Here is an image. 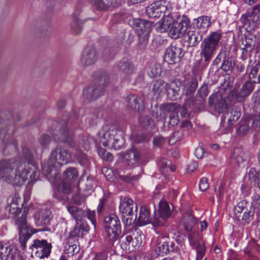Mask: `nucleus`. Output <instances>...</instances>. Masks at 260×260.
<instances>
[{
    "label": "nucleus",
    "mask_w": 260,
    "mask_h": 260,
    "mask_svg": "<svg viewBox=\"0 0 260 260\" xmlns=\"http://www.w3.org/2000/svg\"><path fill=\"white\" fill-rule=\"evenodd\" d=\"M31 256L40 259L47 257L50 253L51 246L45 240H35L31 244Z\"/></svg>",
    "instance_id": "obj_15"
},
{
    "label": "nucleus",
    "mask_w": 260,
    "mask_h": 260,
    "mask_svg": "<svg viewBox=\"0 0 260 260\" xmlns=\"http://www.w3.org/2000/svg\"><path fill=\"white\" fill-rule=\"evenodd\" d=\"M89 230L88 225L85 223L78 224L70 232L69 238L74 239L75 237H82Z\"/></svg>",
    "instance_id": "obj_27"
},
{
    "label": "nucleus",
    "mask_w": 260,
    "mask_h": 260,
    "mask_svg": "<svg viewBox=\"0 0 260 260\" xmlns=\"http://www.w3.org/2000/svg\"><path fill=\"white\" fill-rule=\"evenodd\" d=\"M125 101L127 107L135 111L140 112L144 108L143 101L137 95L131 94L126 97Z\"/></svg>",
    "instance_id": "obj_18"
},
{
    "label": "nucleus",
    "mask_w": 260,
    "mask_h": 260,
    "mask_svg": "<svg viewBox=\"0 0 260 260\" xmlns=\"http://www.w3.org/2000/svg\"><path fill=\"white\" fill-rule=\"evenodd\" d=\"M179 111H180L181 115L182 117H187L188 116V111L185 106L180 107L179 106Z\"/></svg>",
    "instance_id": "obj_58"
},
{
    "label": "nucleus",
    "mask_w": 260,
    "mask_h": 260,
    "mask_svg": "<svg viewBox=\"0 0 260 260\" xmlns=\"http://www.w3.org/2000/svg\"><path fill=\"white\" fill-rule=\"evenodd\" d=\"M234 67V62L232 59L224 61L221 66V69L226 72H231Z\"/></svg>",
    "instance_id": "obj_44"
},
{
    "label": "nucleus",
    "mask_w": 260,
    "mask_h": 260,
    "mask_svg": "<svg viewBox=\"0 0 260 260\" xmlns=\"http://www.w3.org/2000/svg\"><path fill=\"white\" fill-rule=\"evenodd\" d=\"M182 223L185 230L189 233L188 240L190 244L192 246H195L197 241L200 238V235L195 228L197 223L196 219L191 215H185L182 219Z\"/></svg>",
    "instance_id": "obj_14"
},
{
    "label": "nucleus",
    "mask_w": 260,
    "mask_h": 260,
    "mask_svg": "<svg viewBox=\"0 0 260 260\" xmlns=\"http://www.w3.org/2000/svg\"><path fill=\"white\" fill-rule=\"evenodd\" d=\"M198 86L196 79H191L186 82L184 85L183 90L186 95L192 94L196 91Z\"/></svg>",
    "instance_id": "obj_35"
},
{
    "label": "nucleus",
    "mask_w": 260,
    "mask_h": 260,
    "mask_svg": "<svg viewBox=\"0 0 260 260\" xmlns=\"http://www.w3.org/2000/svg\"><path fill=\"white\" fill-rule=\"evenodd\" d=\"M182 49L175 45L168 47L165 52L164 59L169 64H174L178 62L183 56Z\"/></svg>",
    "instance_id": "obj_17"
},
{
    "label": "nucleus",
    "mask_w": 260,
    "mask_h": 260,
    "mask_svg": "<svg viewBox=\"0 0 260 260\" xmlns=\"http://www.w3.org/2000/svg\"><path fill=\"white\" fill-rule=\"evenodd\" d=\"M228 107V104L226 103L225 101L221 98L220 101H219L215 104V108L217 109L218 112L221 113L223 112V111L226 109Z\"/></svg>",
    "instance_id": "obj_46"
},
{
    "label": "nucleus",
    "mask_w": 260,
    "mask_h": 260,
    "mask_svg": "<svg viewBox=\"0 0 260 260\" xmlns=\"http://www.w3.org/2000/svg\"><path fill=\"white\" fill-rule=\"evenodd\" d=\"M253 89L252 83L250 82H246L239 91L234 89L229 94V98L232 101L238 102L243 101L246 97L248 96Z\"/></svg>",
    "instance_id": "obj_16"
},
{
    "label": "nucleus",
    "mask_w": 260,
    "mask_h": 260,
    "mask_svg": "<svg viewBox=\"0 0 260 260\" xmlns=\"http://www.w3.org/2000/svg\"><path fill=\"white\" fill-rule=\"evenodd\" d=\"M205 150L202 146L198 147L195 150L194 154L198 158H202L205 153Z\"/></svg>",
    "instance_id": "obj_53"
},
{
    "label": "nucleus",
    "mask_w": 260,
    "mask_h": 260,
    "mask_svg": "<svg viewBox=\"0 0 260 260\" xmlns=\"http://www.w3.org/2000/svg\"><path fill=\"white\" fill-rule=\"evenodd\" d=\"M164 142V139L161 137H156L153 139L154 145L157 146H159Z\"/></svg>",
    "instance_id": "obj_57"
},
{
    "label": "nucleus",
    "mask_w": 260,
    "mask_h": 260,
    "mask_svg": "<svg viewBox=\"0 0 260 260\" xmlns=\"http://www.w3.org/2000/svg\"><path fill=\"white\" fill-rule=\"evenodd\" d=\"M182 127L186 128L187 129H189L192 127V124L189 120H185L183 121L181 125Z\"/></svg>",
    "instance_id": "obj_61"
},
{
    "label": "nucleus",
    "mask_w": 260,
    "mask_h": 260,
    "mask_svg": "<svg viewBox=\"0 0 260 260\" xmlns=\"http://www.w3.org/2000/svg\"><path fill=\"white\" fill-rule=\"evenodd\" d=\"M13 248L11 246L4 244L0 241V260H6L12 252Z\"/></svg>",
    "instance_id": "obj_36"
},
{
    "label": "nucleus",
    "mask_w": 260,
    "mask_h": 260,
    "mask_svg": "<svg viewBox=\"0 0 260 260\" xmlns=\"http://www.w3.org/2000/svg\"><path fill=\"white\" fill-rule=\"evenodd\" d=\"M108 81L109 78L106 74H101L98 79L97 83L84 89L83 97L88 100H93L97 99L104 93L105 87Z\"/></svg>",
    "instance_id": "obj_8"
},
{
    "label": "nucleus",
    "mask_w": 260,
    "mask_h": 260,
    "mask_svg": "<svg viewBox=\"0 0 260 260\" xmlns=\"http://www.w3.org/2000/svg\"><path fill=\"white\" fill-rule=\"evenodd\" d=\"M203 35L199 32L188 31L186 35V39L189 44L192 46L196 44L202 40Z\"/></svg>",
    "instance_id": "obj_34"
},
{
    "label": "nucleus",
    "mask_w": 260,
    "mask_h": 260,
    "mask_svg": "<svg viewBox=\"0 0 260 260\" xmlns=\"http://www.w3.org/2000/svg\"><path fill=\"white\" fill-rule=\"evenodd\" d=\"M245 210V208L242 205V203H239L234 209L235 217L238 220L240 221L242 217V212Z\"/></svg>",
    "instance_id": "obj_43"
},
{
    "label": "nucleus",
    "mask_w": 260,
    "mask_h": 260,
    "mask_svg": "<svg viewBox=\"0 0 260 260\" xmlns=\"http://www.w3.org/2000/svg\"><path fill=\"white\" fill-rule=\"evenodd\" d=\"M150 222L152 223V220L150 219L148 209L146 207H141L138 217L137 224L139 226H142Z\"/></svg>",
    "instance_id": "obj_28"
},
{
    "label": "nucleus",
    "mask_w": 260,
    "mask_h": 260,
    "mask_svg": "<svg viewBox=\"0 0 260 260\" xmlns=\"http://www.w3.org/2000/svg\"><path fill=\"white\" fill-rule=\"evenodd\" d=\"M50 219L51 211L48 209L42 210L36 220V225L45 228L49 224Z\"/></svg>",
    "instance_id": "obj_25"
},
{
    "label": "nucleus",
    "mask_w": 260,
    "mask_h": 260,
    "mask_svg": "<svg viewBox=\"0 0 260 260\" xmlns=\"http://www.w3.org/2000/svg\"><path fill=\"white\" fill-rule=\"evenodd\" d=\"M82 10L77 8L72 15V22L71 23V29L74 33L79 34L82 30V24L84 22L81 19Z\"/></svg>",
    "instance_id": "obj_19"
},
{
    "label": "nucleus",
    "mask_w": 260,
    "mask_h": 260,
    "mask_svg": "<svg viewBox=\"0 0 260 260\" xmlns=\"http://www.w3.org/2000/svg\"><path fill=\"white\" fill-rule=\"evenodd\" d=\"M54 175L53 181L55 184V191L54 196L58 200L63 199L62 194H68L71 192L72 184L77 180L79 174L77 170L74 167L68 168L62 174V182L61 184H56L57 180L60 178V175L55 172H53Z\"/></svg>",
    "instance_id": "obj_4"
},
{
    "label": "nucleus",
    "mask_w": 260,
    "mask_h": 260,
    "mask_svg": "<svg viewBox=\"0 0 260 260\" xmlns=\"http://www.w3.org/2000/svg\"><path fill=\"white\" fill-rule=\"evenodd\" d=\"M95 213L94 211L88 210L87 212V216L88 219H89L91 223L95 226L96 220L95 218Z\"/></svg>",
    "instance_id": "obj_52"
},
{
    "label": "nucleus",
    "mask_w": 260,
    "mask_h": 260,
    "mask_svg": "<svg viewBox=\"0 0 260 260\" xmlns=\"http://www.w3.org/2000/svg\"><path fill=\"white\" fill-rule=\"evenodd\" d=\"M242 44L244 46L243 49L251 51L255 45V38L254 36H245L242 40Z\"/></svg>",
    "instance_id": "obj_37"
},
{
    "label": "nucleus",
    "mask_w": 260,
    "mask_h": 260,
    "mask_svg": "<svg viewBox=\"0 0 260 260\" xmlns=\"http://www.w3.org/2000/svg\"><path fill=\"white\" fill-rule=\"evenodd\" d=\"M248 176L250 179L253 180L256 183L257 186L260 189V171H257L254 168H251L248 173Z\"/></svg>",
    "instance_id": "obj_39"
},
{
    "label": "nucleus",
    "mask_w": 260,
    "mask_h": 260,
    "mask_svg": "<svg viewBox=\"0 0 260 260\" xmlns=\"http://www.w3.org/2000/svg\"><path fill=\"white\" fill-rule=\"evenodd\" d=\"M171 213L172 210L168 202L165 200L160 201L158 210L154 212L152 219V224L154 226L165 225Z\"/></svg>",
    "instance_id": "obj_12"
},
{
    "label": "nucleus",
    "mask_w": 260,
    "mask_h": 260,
    "mask_svg": "<svg viewBox=\"0 0 260 260\" xmlns=\"http://www.w3.org/2000/svg\"><path fill=\"white\" fill-rule=\"evenodd\" d=\"M172 9V7L169 2L159 0L150 5L146 9V13L151 18L159 17L163 14L162 18L158 22V29L161 32H165L173 22Z\"/></svg>",
    "instance_id": "obj_3"
},
{
    "label": "nucleus",
    "mask_w": 260,
    "mask_h": 260,
    "mask_svg": "<svg viewBox=\"0 0 260 260\" xmlns=\"http://www.w3.org/2000/svg\"><path fill=\"white\" fill-rule=\"evenodd\" d=\"M96 60L95 50L93 48H86L81 57V62L85 66L93 64Z\"/></svg>",
    "instance_id": "obj_23"
},
{
    "label": "nucleus",
    "mask_w": 260,
    "mask_h": 260,
    "mask_svg": "<svg viewBox=\"0 0 260 260\" xmlns=\"http://www.w3.org/2000/svg\"><path fill=\"white\" fill-rule=\"evenodd\" d=\"M169 238L165 235L158 236L155 241V250L157 255L168 254L167 243Z\"/></svg>",
    "instance_id": "obj_20"
},
{
    "label": "nucleus",
    "mask_w": 260,
    "mask_h": 260,
    "mask_svg": "<svg viewBox=\"0 0 260 260\" xmlns=\"http://www.w3.org/2000/svg\"><path fill=\"white\" fill-rule=\"evenodd\" d=\"M77 244V240L68 238V243L66 244L64 247V252L68 256H73L79 252V247Z\"/></svg>",
    "instance_id": "obj_29"
},
{
    "label": "nucleus",
    "mask_w": 260,
    "mask_h": 260,
    "mask_svg": "<svg viewBox=\"0 0 260 260\" xmlns=\"http://www.w3.org/2000/svg\"><path fill=\"white\" fill-rule=\"evenodd\" d=\"M190 25V20L186 16H182L176 22H173L170 25L169 35L173 39H176L183 36L187 31L188 27Z\"/></svg>",
    "instance_id": "obj_13"
},
{
    "label": "nucleus",
    "mask_w": 260,
    "mask_h": 260,
    "mask_svg": "<svg viewBox=\"0 0 260 260\" xmlns=\"http://www.w3.org/2000/svg\"><path fill=\"white\" fill-rule=\"evenodd\" d=\"M248 156L249 154L248 152L244 150L241 148H236L233 152L232 159L239 165L247 161Z\"/></svg>",
    "instance_id": "obj_26"
},
{
    "label": "nucleus",
    "mask_w": 260,
    "mask_h": 260,
    "mask_svg": "<svg viewBox=\"0 0 260 260\" xmlns=\"http://www.w3.org/2000/svg\"><path fill=\"white\" fill-rule=\"evenodd\" d=\"M119 211L123 221L126 222L127 225H131L136 219V215L134 218L133 214L137 211V204L130 199L124 198L119 205Z\"/></svg>",
    "instance_id": "obj_11"
},
{
    "label": "nucleus",
    "mask_w": 260,
    "mask_h": 260,
    "mask_svg": "<svg viewBox=\"0 0 260 260\" xmlns=\"http://www.w3.org/2000/svg\"><path fill=\"white\" fill-rule=\"evenodd\" d=\"M106 152V150L103 148H99L98 149V153L101 158H102L104 156V155H105Z\"/></svg>",
    "instance_id": "obj_64"
},
{
    "label": "nucleus",
    "mask_w": 260,
    "mask_h": 260,
    "mask_svg": "<svg viewBox=\"0 0 260 260\" xmlns=\"http://www.w3.org/2000/svg\"><path fill=\"white\" fill-rule=\"evenodd\" d=\"M50 139L49 136L45 134H43L40 137L39 142L42 146H45L47 145L50 142Z\"/></svg>",
    "instance_id": "obj_51"
},
{
    "label": "nucleus",
    "mask_w": 260,
    "mask_h": 260,
    "mask_svg": "<svg viewBox=\"0 0 260 260\" xmlns=\"http://www.w3.org/2000/svg\"><path fill=\"white\" fill-rule=\"evenodd\" d=\"M124 160L129 166L139 164L140 161L139 151L134 148L127 150L124 155Z\"/></svg>",
    "instance_id": "obj_22"
},
{
    "label": "nucleus",
    "mask_w": 260,
    "mask_h": 260,
    "mask_svg": "<svg viewBox=\"0 0 260 260\" xmlns=\"http://www.w3.org/2000/svg\"><path fill=\"white\" fill-rule=\"evenodd\" d=\"M144 239V235L141 232H137V235L135 237V239L136 241V245H141L143 243Z\"/></svg>",
    "instance_id": "obj_50"
},
{
    "label": "nucleus",
    "mask_w": 260,
    "mask_h": 260,
    "mask_svg": "<svg viewBox=\"0 0 260 260\" xmlns=\"http://www.w3.org/2000/svg\"><path fill=\"white\" fill-rule=\"evenodd\" d=\"M248 20L252 21L255 24L260 22V4L253 7L252 11L248 16Z\"/></svg>",
    "instance_id": "obj_38"
},
{
    "label": "nucleus",
    "mask_w": 260,
    "mask_h": 260,
    "mask_svg": "<svg viewBox=\"0 0 260 260\" xmlns=\"http://www.w3.org/2000/svg\"><path fill=\"white\" fill-rule=\"evenodd\" d=\"M198 163L195 161H191L188 166L187 168V171L189 173H191L193 172L198 167Z\"/></svg>",
    "instance_id": "obj_54"
},
{
    "label": "nucleus",
    "mask_w": 260,
    "mask_h": 260,
    "mask_svg": "<svg viewBox=\"0 0 260 260\" xmlns=\"http://www.w3.org/2000/svg\"><path fill=\"white\" fill-rule=\"evenodd\" d=\"M197 28L200 30V32H206L211 24L210 18L208 16H201L194 19Z\"/></svg>",
    "instance_id": "obj_30"
},
{
    "label": "nucleus",
    "mask_w": 260,
    "mask_h": 260,
    "mask_svg": "<svg viewBox=\"0 0 260 260\" xmlns=\"http://www.w3.org/2000/svg\"><path fill=\"white\" fill-rule=\"evenodd\" d=\"M181 85V82L179 80H174L170 83L158 80L154 83L153 90L157 93L166 91L167 92L169 98L171 100H175L179 94Z\"/></svg>",
    "instance_id": "obj_9"
},
{
    "label": "nucleus",
    "mask_w": 260,
    "mask_h": 260,
    "mask_svg": "<svg viewBox=\"0 0 260 260\" xmlns=\"http://www.w3.org/2000/svg\"><path fill=\"white\" fill-rule=\"evenodd\" d=\"M120 70L127 74H132L134 67L132 62L127 58H123L118 64Z\"/></svg>",
    "instance_id": "obj_32"
},
{
    "label": "nucleus",
    "mask_w": 260,
    "mask_h": 260,
    "mask_svg": "<svg viewBox=\"0 0 260 260\" xmlns=\"http://www.w3.org/2000/svg\"><path fill=\"white\" fill-rule=\"evenodd\" d=\"M208 187L209 184L207 181V179L206 178L203 177L201 178L199 183L200 189L202 191H205L208 188Z\"/></svg>",
    "instance_id": "obj_49"
},
{
    "label": "nucleus",
    "mask_w": 260,
    "mask_h": 260,
    "mask_svg": "<svg viewBox=\"0 0 260 260\" xmlns=\"http://www.w3.org/2000/svg\"><path fill=\"white\" fill-rule=\"evenodd\" d=\"M121 178L125 182H129L131 180L137 179L138 178L137 176H120Z\"/></svg>",
    "instance_id": "obj_55"
},
{
    "label": "nucleus",
    "mask_w": 260,
    "mask_h": 260,
    "mask_svg": "<svg viewBox=\"0 0 260 260\" xmlns=\"http://www.w3.org/2000/svg\"><path fill=\"white\" fill-rule=\"evenodd\" d=\"M241 112L239 109L237 108L233 109L230 112V116L229 117L228 122L230 124H233L234 122L237 121L241 116Z\"/></svg>",
    "instance_id": "obj_40"
},
{
    "label": "nucleus",
    "mask_w": 260,
    "mask_h": 260,
    "mask_svg": "<svg viewBox=\"0 0 260 260\" xmlns=\"http://www.w3.org/2000/svg\"><path fill=\"white\" fill-rule=\"evenodd\" d=\"M167 250L168 253H169L171 252H174L175 250V244L173 242H171L170 239L168 241Z\"/></svg>",
    "instance_id": "obj_56"
},
{
    "label": "nucleus",
    "mask_w": 260,
    "mask_h": 260,
    "mask_svg": "<svg viewBox=\"0 0 260 260\" xmlns=\"http://www.w3.org/2000/svg\"><path fill=\"white\" fill-rule=\"evenodd\" d=\"M120 131L114 125H105L98 133L101 143L110 149H119L124 144Z\"/></svg>",
    "instance_id": "obj_5"
},
{
    "label": "nucleus",
    "mask_w": 260,
    "mask_h": 260,
    "mask_svg": "<svg viewBox=\"0 0 260 260\" xmlns=\"http://www.w3.org/2000/svg\"><path fill=\"white\" fill-rule=\"evenodd\" d=\"M152 23L145 20H137L136 27L138 31H141L142 34H148L151 29Z\"/></svg>",
    "instance_id": "obj_31"
},
{
    "label": "nucleus",
    "mask_w": 260,
    "mask_h": 260,
    "mask_svg": "<svg viewBox=\"0 0 260 260\" xmlns=\"http://www.w3.org/2000/svg\"><path fill=\"white\" fill-rule=\"evenodd\" d=\"M71 154L66 150L60 148H57L51 153L48 167L42 166L43 171L48 176L52 175L54 171L51 168H54L57 166L63 164H67L71 159Z\"/></svg>",
    "instance_id": "obj_7"
},
{
    "label": "nucleus",
    "mask_w": 260,
    "mask_h": 260,
    "mask_svg": "<svg viewBox=\"0 0 260 260\" xmlns=\"http://www.w3.org/2000/svg\"><path fill=\"white\" fill-rule=\"evenodd\" d=\"M6 148V143L2 140H0V153H3Z\"/></svg>",
    "instance_id": "obj_63"
},
{
    "label": "nucleus",
    "mask_w": 260,
    "mask_h": 260,
    "mask_svg": "<svg viewBox=\"0 0 260 260\" xmlns=\"http://www.w3.org/2000/svg\"><path fill=\"white\" fill-rule=\"evenodd\" d=\"M254 212L252 211H249L248 212L245 211L242 215L241 220H242L244 223H248L252 218L254 215Z\"/></svg>",
    "instance_id": "obj_47"
},
{
    "label": "nucleus",
    "mask_w": 260,
    "mask_h": 260,
    "mask_svg": "<svg viewBox=\"0 0 260 260\" xmlns=\"http://www.w3.org/2000/svg\"><path fill=\"white\" fill-rule=\"evenodd\" d=\"M251 207L256 211H260V196L254 193L251 197Z\"/></svg>",
    "instance_id": "obj_41"
},
{
    "label": "nucleus",
    "mask_w": 260,
    "mask_h": 260,
    "mask_svg": "<svg viewBox=\"0 0 260 260\" xmlns=\"http://www.w3.org/2000/svg\"><path fill=\"white\" fill-rule=\"evenodd\" d=\"M102 158L106 161H111L113 160V156L112 154L107 152Z\"/></svg>",
    "instance_id": "obj_60"
},
{
    "label": "nucleus",
    "mask_w": 260,
    "mask_h": 260,
    "mask_svg": "<svg viewBox=\"0 0 260 260\" xmlns=\"http://www.w3.org/2000/svg\"><path fill=\"white\" fill-rule=\"evenodd\" d=\"M197 260L201 259L205 254V246L203 243H198L196 247Z\"/></svg>",
    "instance_id": "obj_42"
},
{
    "label": "nucleus",
    "mask_w": 260,
    "mask_h": 260,
    "mask_svg": "<svg viewBox=\"0 0 260 260\" xmlns=\"http://www.w3.org/2000/svg\"><path fill=\"white\" fill-rule=\"evenodd\" d=\"M20 197L18 194H14L11 203L8 207L9 212L13 215L15 218V223L19 231V242L23 248L26 246L25 242L28 239V225L26 221L27 214L28 212V208H24L23 212L20 211V206H22Z\"/></svg>",
    "instance_id": "obj_2"
},
{
    "label": "nucleus",
    "mask_w": 260,
    "mask_h": 260,
    "mask_svg": "<svg viewBox=\"0 0 260 260\" xmlns=\"http://www.w3.org/2000/svg\"><path fill=\"white\" fill-rule=\"evenodd\" d=\"M105 229L109 240L117 239L121 233V224L118 217L114 214H110L105 218Z\"/></svg>",
    "instance_id": "obj_10"
},
{
    "label": "nucleus",
    "mask_w": 260,
    "mask_h": 260,
    "mask_svg": "<svg viewBox=\"0 0 260 260\" xmlns=\"http://www.w3.org/2000/svg\"><path fill=\"white\" fill-rule=\"evenodd\" d=\"M67 209L73 218L76 221L81 220L82 217L84 216V211L78 207L75 206H69L67 207Z\"/></svg>",
    "instance_id": "obj_33"
},
{
    "label": "nucleus",
    "mask_w": 260,
    "mask_h": 260,
    "mask_svg": "<svg viewBox=\"0 0 260 260\" xmlns=\"http://www.w3.org/2000/svg\"><path fill=\"white\" fill-rule=\"evenodd\" d=\"M92 5L100 10H106L108 5L105 4L103 0H91Z\"/></svg>",
    "instance_id": "obj_45"
},
{
    "label": "nucleus",
    "mask_w": 260,
    "mask_h": 260,
    "mask_svg": "<svg viewBox=\"0 0 260 260\" xmlns=\"http://www.w3.org/2000/svg\"><path fill=\"white\" fill-rule=\"evenodd\" d=\"M171 164V161L165 158H162L158 162V165L162 171H165L166 169L170 168Z\"/></svg>",
    "instance_id": "obj_48"
},
{
    "label": "nucleus",
    "mask_w": 260,
    "mask_h": 260,
    "mask_svg": "<svg viewBox=\"0 0 260 260\" xmlns=\"http://www.w3.org/2000/svg\"><path fill=\"white\" fill-rule=\"evenodd\" d=\"M160 74V70L158 69H152L151 73L149 74V75L151 77H155L158 75Z\"/></svg>",
    "instance_id": "obj_62"
},
{
    "label": "nucleus",
    "mask_w": 260,
    "mask_h": 260,
    "mask_svg": "<svg viewBox=\"0 0 260 260\" xmlns=\"http://www.w3.org/2000/svg\"><path fill=\"white\" fill-rule=\"evenodd\" d=\"M11 258V260H24L23 257L16 252L12 253Z\"/></svg>",
    "instance_id": "obj_59"
},
{
    "label": "nucleus",
    "mask_w": 260,
    "mask_h": 260,
    "mask_svg": "<svg viewBox=\"0 0 260 260\" xmlns=\"http://www.w3.org/2000/svg\"><path fill=\"white\" fill-rule=\"evenodd\" d=\"M57 141L64 143L69 145L70 147L74 146V143L72 139V135L71 132H69L68 128L66 125H63L60 131V134L58 138H55Z\"/></svg>",
    "instance_id": "obj_24"
},
{
    "label": "nucleus",
    "mask_w": 260,
    "mask_h": 260,
    "mask_svg": "<svg viewBox=\"0 0 260 260\" xmlns=\"http://www.w3.org/2000/svg\"><path fill=\"white\" fill-rule=\"evenodd\" d=\"M221 36L219 32H211L202 41L201 44L200 54L204 57L205 61H209L213 57L219 46Z\"/></svg>",
    "instance_id": "obj_6"
},
{
    "label": "nucleus",
    "mask_w": 260,
    "mask_h": 260,
    "mask_svg": "<svg viewBox=\"0 0 260 260\" xmlns=\"http://www.w3.org/2000/svg\"><path fill=\"white\" fill-rule=\"evenodd\" d=\"M164 108L167 112L170 113V124L173 126L176 125L179 121L178 116L179 106L175 103H168L165 105Z\"/></svg>",
    "instance_id": "obj_21"
},
{
    "label": "nucleus",
    "mask_w": 260,
    "mask_h": 260,
    "mask_svg": "<svg viewBox=\"0 0 260 260\" xmlns=\"http://www.w3.org/2000/svg\"><path fill=\"white\" fill-rule=\"evenodd\" d=\"M22 152L27 160L26 165L8 160L0 161V179L4 178L9 183L18 186L24 183L29 174V182H34L38 179L40 173L36 163L33 161L30 150L28 148H24Z\"/></svg>",
    "instance_id": "obj_1"
}]
</instances>
